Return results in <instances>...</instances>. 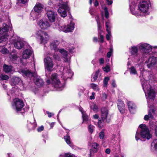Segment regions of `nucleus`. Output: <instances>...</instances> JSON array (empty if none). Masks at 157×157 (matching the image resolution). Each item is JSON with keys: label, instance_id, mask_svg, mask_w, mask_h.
Masks as SVG:
<instances>
[{"label": "nucleus", "instance_id": "34", "mask_svg": "<svg viewBox=\"0 0 157 157\" xmlns=\"http://www.w3.org/2000/svg\"><path fill=\"white\" fill-rule=\"evenodd\" d=\"M82 117L83 119V123H89V122H90V120L88 118V116L86 113L83 114Z\"/></svg>", "mask_w": 157, "mask_h": 157}, {"label": "nucleus", "instance_id": "2", "mask_svg": "<svg viewBox=\"0 0 157 157\" xmlns=\"http://www.w3.org/2000/svg\"><path fill=\"white\" fill-rule=\"evenodd\" d=\"M53 2L51 1L48 2V4L51 5L53 3L59 6L57 10L58 12L62 17H65L67 16V12L70 10V8L66 2L63 0H53Z\"/></svg>", "mask_w": 157, "mask_h": 157}, {"label": "nucleus", "instance_id": "1", "mask_svg": "<svg viewBox=\"0 0 157 157\" xmlns=\"http://www.w3.org/2000/svg\"><path fill=\"white\" fill-rule=\"evenodd\" d=\"M138 0H129V6L130 11L132 14L137 17L144 15L148 11L149 3L146 1L140 2L138 6L137 12L135 11Z\"/></svg>", "mask_w": 157, "mask_h": 157}, {"label": "nucleus", "instance_id": "60", "mask_svg": "<svg viewBox=\"0 0 157 157\" xmlns=\"http://www.w3.org/2000/svg\"><path fill=\"white\" fill-rule=\"evenodd\" d=\"M99 62L100 64H101L104 63V59L102 58L100 59L99 60Z\"/></svg>", "mask_w": 157, "mask_h": 157}, {"label": "nucleus", "instance_id": "12", "mask_svg": "<svg viewBox=\"0 0 157 157\" xmlns=\"http://www.w3.org/2000/svg\"><path fill=\"white\" fill-rule=\"evenodd\" d=\"M11 105L13 109L17 112L22 113L25 112L24 109L23 108L24 105V103L19 99L16 98L13 99Z\"/></svg>", "mask_w": 157, "mask_h": 157}, {"label": "nucleus", "instance_id": "57", "mask_svg": "<svg viewBox=\"0 0 157 157\" xmlns=\"http://www.w3.org/2000/svg\"><path fill=\"white\" fill-rule=\"evenodd\" d=\"M44 127L43 126H41L40 127L38 128L37 130L38 132H40L44 130Z\"/></svg>", "mask_w": 157, "mask_h": 157}, {"label": "nucleus", "instance_id": "10", "mask_svg": "<svg viewBox=\"0 0 157 157\" xmlns=\"http://www.w3.org/2000/svg\"><path fill=\"white\" fill-rule=\"evenodd\" d=\"M35 36L40 44H45L49 39V36L47 33L39 30L35 33Z\"/></svg>", "mask_w": 157, "mask_h": 157}, {"label": "nucleus", "instance_id": "25", "mask_svg": "<svg viewBox=\"0 0 157 157\" xmlns=\"http://www.w3.org/2000/svg\"><path fill=\"white\" fill-rule=\"evenodd\" d=\"M10 82L12 85H16L21 84L22 83V81L19 77H13L11 79Z\"/></svg>", "mask_w": 157, "mask_h": 157}, {"label": "nucleus", "instance_id": "39", "mask_svg": "<svg viewBox=\"0 0 157 157\" xmlns=\"http://www.w3.org/2000/svg\"><path fill=\"white\" fill-rule=\"evenodd\" d=\"M67 49L71 53L73 52L74 49V45L73 44L71 45H68L67 48Z\"/></svg>", "mask_w": 157, "mask_h": 157}, {"label": "nucleus", "instance_id": "50", "mask_svg": "<svg viewBox=\"0 0 157 157\" xmlns=\"http://www.w3.org/2000/svg\"><path fill=\"white\" fill-rule=\"evenodd\" d=\"M130 73L134 74H136V71L134 67H131L130 69Z\"/></svg>", "mask_w": 157, "mask_h": 157}, {"label": "nucleus", "instance_id": "59", "mask_svg": "<svg viewBox=\"0 0 157 157\" xmlns=\"http://www.w3.org/2000/svg\"><path fill=\"white\" fill-rule=\"evenodd\" d=\"M106 3L108 5H111L113 3L112 0H106Z\"/></svg>", "mask_w": 157, "mask_h": 157}, {"label": "nucleus", "instance_id": "64", "mask_svg": "<svg viewBox=\"0 0 157 157\" xmlns=\"http://www.w3.org/2000/svg\"><path fill=\"white\" fill-rule=\"evenodd\" d=\"M112 85L113 87H115L116 86V84L114 80H113L112 83Z\"/></svg>", "mask_w": 157, "mask_h": 157}, {"label": "nucleus", "instance_id": "29", "mask_svg": "<svg viewBox=\"0 0 157 157\" xmlns=\"http://www.w3.org/2000/svg\"><path fill=\"white\" fill-rule=\"evenodd\" d=\"M128 105L129 110L131 113H134L136 108L135 105L131 101H129L128 102Z\"/></svg>", "mask_w": 157, "mask_h": 157}, {"label": "nucleus", "instance_id": "4", "mask_svg": "<svg viewBox=\"0 0 157 157\" xmlns=\"http://www.w3.org/2000/svg\"><path fill=\"white\" fill-rule=\"evenodd\" d=\"M139 127L141 128L140 132H136L135 136L136 139L137 141L140 139V137L144 139V140H149L151 138L152 135L148 127L145 124H140Z\"/></svg>", "mask_w": 157, "mask_h": 157}, {"label": "nucleus", "instance_id": "58", "mask_svg": "<svg viewBox=\"0 0 157 157\" xmlns=\"http://www.w3.org/2000/svg\"><path fill=\"white\" fill-rule=\"evenodd\" d=\"M46 113L48 114V117H52V116L54 115V114L51 113H50L48 111H47Z\"/></svg>", "mask_w": 157, "mask_h": 157}, {"label": "nucleus", "instance_id": "9", "mask_svg": "<svg viewBox=\"0 0 157 157\" xmlns=\"http://www.w3.org/2000/svg\"><path fill=\"white\" fill-rule=\"evenodd\" d=\"M11 25L10 23L7 25L3 23L2 27H0V43L6 41L8 38L9 35L7 32L9 29L11 30Z\"/></svg>", "mask_w": 157, "mask_h": 157}, {"label": "nucleus", "instance_id": "43", "mask_svg": "<svg viewBox=\"0 0 157 157\" xmlns=\"http://www.w3.org/2000/svg\"><path fill=\"white\" fill-rule=\"evenodd\" d=\"M91 87L94 90L96 91H98L99 90V88L98 85L94 84L91 83L90 84Z\"/></svg>", "mask_w": 157, "mask_h": 157}, {"label": "nucleus", "instance_id": "62", "mask_svg": "<svg viewBox=\"0 0 157 157\" xmlns=\"http://www.w3.org/2000/svg\"><path fill=\"white\" fill-rule=\"evenodd\" d=\"M110 150L109 148H107L105 150V152L108 154L110 153Z\"/></svg>", "mask_w": 157, "mask_h": 157}, {"label": "nucleus", "instance_id": "15", "mask_svg": "<svg viewBox=\"0 0 157 157\" xmlns=\"http://www.w3.org/2000/svg\"><path fill=\"white\" fill-rule=\"evenodd\" d=\"M73 75V73L71 71L69 67L63 68L61 77L64 80H66L68 78H71Z\"/></svg>", "mask_w": 157, "mask_h": 157}, {"label": "nucleus", "instance_id": "53", "mask_svg": "<svg viewBox=\"0 0 157 157\" xmlns=\"http://www.w3.org/2000/svg\"><path fill=\"white\" fill-rule=\"evenodd\" d=\"M107 95L105 93H103L101 96V98L102 100L105 101L107 98Z\"/></svg>", "mask_w": 157, "mask_h": 157}, {"label": "nucleus", "instance_id": "35", "mask_svg": "<svg viewBox=\"0 0 157 157\" xmlns=\"http://www.w3.org/2000/svg\"><path fill=\"white\" fill-rule=\"evenodd\" d=\"M64 139L67 144L71 147L72 146V144L71 143L70 136L68 135L65 136L64 137Z\"/></svg>", "mask_w": 157, "mask_h": 157}, {"label": "nucleus", "instance_id": "22", "mask_svg": "<svg viewBox=\"0 0 157 157\" xmlns=\"http://www.w3.org/2000/svg\"><path fill=\"white\" fill-rule=\"evenodd\" d=\"M155 115V113L154 109H151L148 111V115L145 116L144 119L145 121H147L149 118L153 119L154 118Z\"/></svg>", "mask_w": 157, "mask_h": 157}, {"label": "nucleus", "instance_id": "46", "mask_svg": "<svg viewBox=\"0 0 157 157\" xmlns=\"http://www.w3.org/2000/svg\"><path fill=\"white\" fill-rule=\"evenodd\" d=\"M90 108L95 112H97L98 111V105L96 104H94L93 106H91Z\"/></svg>", "mask_w": 157, "mask_h": 157}, {"label": "nucleus", "instance_id": "13", "mask_svg": "<svg viewBox=\"0 0 157 157\" xmlns=\"http://www.w3.org/2000/svg\"><path fill=\"white\" fill-rule=\"evenodd\" d=\"M139 49L141 50L144 54L147 55L150 52L152 48H157V46H152L149 44L145 43H141L137 45Z\"/></svg>", "mask_w": 157, "mask_h": 157}, {"label": "nucleus", "instance_id": "37", "mask_svg": "<svg viewBox=\"0 0 157 157\" xmlns=\"http://www.w3.org/2000/svg\"><path fill=\"white\" fill-rule=\"evenodd\" d=\"M96 21L97 23L98 26V31L99 34H101V25L99 21V17H98L97 18H96Z\"/></svg>", "mask_w": 157, "mask_h": 157}, {"label": "nucleus", "instance_id": "52", "mask_svg": "<svg viewBox=\"0 0 157 157\" xmlns=\"http://www.w3.org/2000/svg\"><path fill=\"white\" fill-rule=\"evenodd\" d=\"M105 136L104 132L103 131L99 133V137L100 139H103Z\"/></svg>", "mask_w": 157, "mask_h": 157}, {"label": "nucleus", "instance_id": "17", "mask_svg": "<svg viewBox=\"0 0 157 157\" xmlns=\"http://www.w3.org/2000/svg\"><path fill=\"white\" fill-rule=\"evenodd\" d=\"M13 40L14 47L17 49H21L24 45V41L21 40L20 38L17 36Z\"/></svg>", "mask_w": 157, "mask_h": 157}, {"label": "nucleus", "instance_id": "44", "mask_svg": "<svg viewBox=\"0 0 157 157\" xmlns=\"http://www.w3.org/2000/svg\"><path fill=\"white\" fill-rule=\"evenodd\" d=\"M53 57L54 59L56 61H59L61 60V58L59 55L56 53H54L53 55Z\"/></svg>", "mask_w": 157, "mask_h": 157}, {"label": "nucleus", "instance_id": "11", "mask_svg": "<svg viewBox=\"0 0 157 157\" xmlns=\"http://www.w3.org/2000/svg\"><path fill=\"white\" fill-rule=\"evenodd\" d=\"M44 66L45 70L46 76L48 78L50 77L49 75L51 72L53 70V67L54 65V63L51 58L47 57L44 59Z\"/></svg>", "mask_w": 157, "mask_h": 157}, {"label": "nucleus", "instance_id": "26", "mask_svg": "<svg viewBox=\"0 0 157 157\" xmlns=\"http://www.w3.org/2000/svg\"><path fill=\"white\" fill-rule=\"evenodd\" d=\"M41 16V14L35 11L32 10L30 13V18L34 20L37 19Z\"/></svg>", "mask_w": 157, "mask_h": 157}, {"label": "nucleus", "instance_id": "16", "mask_svg": "<svg viewBox=\"0 0 157 157\" xmlns=\"http://www.w3.org/2000/svg\"><path fill=\"white\" fill-rule=\"evenodd\" d=\"M74 23L71 21L70 24L67 26L63 25L59 27V31L66 33L72 32L74 28Z\"/></svg>", "mask_w": 157, "mask_h": 157}, {"label": "nucleus", "instance_id": "3", "mask_svg": "<svg viewBox=\"0 0 157 157\" xmlns=\"http://www.w3.org/2000/svg\"><path fill=\"white\" fill-rule=\"evenodd\" d=\"M59 44V42L57 40H56L52 41L50 45L51 49L54 50L55 52L59 51L61 54L64 62L69 63L71 57V54L63 49L58 48L57 46Z\"/></svg>", "mask_w": 157, "mask_h": 157}, {"label": "nucleus", "instance_id": "54", "mask_svg": "<svg viewBox=\"0 0 157 157\" xmlns=\"http://www.w3.org/2000/svg\"><path fill=\"white\" fill-rule=\"evenodd\" d=\"M28 0H17L18 3L25 4L27 2Z\"/></svg>", "mask_w": 157, "mask_h": 157}, {"label": "nucleus", "instance_id": "21", "mask_svg": "<svg viewBox=\"0 0 157 157\" xmlns=\"http://www.w3.org/2000/svg\"><path fill=\"white\" fill-rule=\"evenodd\" d=\"M106 31L107 32V33L106 35V38L107 40H110V37L111 36V34L110 31L111 24L109 21H107L106 22Z\"/></svg>", "mask_w": 157, "mask_h": 157}, {"label": "nucleus", "instance_id": "49", "mask_svg": "<svg viewBox=\"0 0 157 157\" xmlns=\"http://www.w3.org/2000/svg\"><path fill=\"white\" fill-rule=\"evenodd\" d=\"M90 14H91V15L93 16H96V17H95V18L96 19L97 18V17H98V15H97L96 14V13H95V12H94V11H93V10H90Z\"/></svg>", "mask_w": 157, "mask_h": 157}, {"label": "nucleus", "instance_id": "42", "mask_svg": "<svg viewBox=\"0 0 157 157\" xmlns=\"http://www.w3.org/2000/svg\"><path fill=\"white\" fill-rule=\"evenodd\" d=\"M9 78V77L7 75L1 74L0 75V80H6Z\"/></svg>", "mask_w": 157, "mask_h": 157}, {"label": "nucleus", "instance_id": "24", "mask_svg": "<svg viewBox=\"0 0 157 157\" xmlns=\"http://www.w3.org/2000/svg\"><path fill=\"white\" fill-rule=\"evenodd\" d=\"M151 150L152 152L157 154V139H154L152 142Z\"/></svg>", "mask_w": 157, "mask_h": 157}, {"label": "nucleus", "instance_id": "55", "mask_svg": "<svg viewBox=\"0 0 157 157\" xmlns=\"http://www.w3.org/2000/svg\"><path fill=\"white\" fill-rule=\"evenodd\" d=\"M104 36H103L101 34L100 35V38H99V42L102 43L104 41Z\"/></svg>", "mask_w": 157, "mask_h": 157}, {"label": "nucleus", "instance_id": "38", "mask_svg": "<svg viewBox=\"0 0 157 157\" xmlns=\"http://www.w3.org/2000/svg\"><path fill=\"white\" fill-rule=\"evenodd\" d=\"M9 57L10 58L13 59L15 60L17 58V55L16 53L14 52H11L10 55Z\"/></svg>", "mask_w": 157, "mask_h": 157}, {"label": "nucleus", "instance_id": "33", "mask_svg": "<svg viewBox=\"0 0 157 157\" xmlns=\"http://www.w3.org/2000/svg\"><path fill=\"white\" fill-rule=\"evenodd\" d=\"M102 8L104 10V12L105 13V17L106 18H108L109 17V13L108 10L107 8L105 6V5H103V4L102 2H101Z\"/></svg>", "mask_w": 157, "mask_h": 157}, {"label": "nucleus", "instance_id": "6", "mask_svg": "<svg viewBox=\"0 0 157 157\" xmlns=\"http://www.w3.org/2000/svg\"><path fill=\"white\" fill-rule=\"evenodd\" d=\"M142 85L145 92L148 104L155 99V92L154 89L149 85H147L145 82L142 83Z\"/></svg>", "mask_w": 157, "mask_h": 157}, {"label": "nucleus", "instance_id": "27", "mask_svg": "<svg viewBox=\"0 0 157 157\" xmlns=\"http://www.w3.org/2000/svg\"><path fill=\"white\" fill-rule=\"evenodd\" d=\"M44 7V6L42 4L40 3L37 2L36 4L34 7V10L40 13Z\"/></svg>", "mask_w": 157, "mask_h": 157}, {"label": "nucleus", "instance_id": "56", "mask_svg": "<svg viewBox=\"0 0 157 157\" xmlns=\"http://www.w3.org/2000/svg\"><path fill=\"white\" fill-rule=\"evenodd\" d=\"M64 157H74V156L69 153H65L64 155Z\"/></svg>", "mask_w": 157, "mask_h": 157}, {"label": "nucleus", "instance_id": "8", "mask_svg": "<svg viewBox=\"0 0 157 157\" xmlns=\"http://www.w3.org/2000/svg\"><path fill=\"white\" fill-rule=\"evenodd\" d=\"M52 81L50 79H48L46 82L47 85L51 84L55 88L59 90H62L64 87V85L61 83L59 80L57 73L52 74L51 77Z\"/></svg>", "mask_w": 157, "mask_h": 157}, {"label": "nucleus", "instance_id": "41", "mask_svg": "<svg viewBox=\"0 0 157 157\" xmlns=\"http://www.w3.org/2000/svg\"><path fill=\"white\" fill-rule=\"evenodd\" d=\"M150 125L151 128L155 129V134L157 136V122L155 125L150 124Z\"/></svg>", "mask_w": 157, "mask_h": 157}, {"label": "nucleus", "instance_id": "31", "mask_svg": "<svg viewBox=\"0 0 157 157\" xmlns=\"http://www.w3.org/2000/svg\"><path fill=\"white\" fill-rule=\"evenodd\" d=\"M3 70L6 73H8L12 71V67L11 65H8L6 64L3 65Z\"/></svg>", "mask_w": 157, "mask_h": 157}, {"label": "nucleus", "instance_id": "7", "mask_svg": "<svg viewBox=\"0 0 157 157\" xmlns=\"http://www.w3.org/2000/svg\"><path fill=\"white\" fill-rule=\"evenodd\" d=\"M101 120H100L98 122V127L101 128L105 122L109 123L111 120V116L109 114V110L107 108H102L101 110Z\"/></svg>", "mask_w": 157, "mask_h": 157}, {"label": "nucleus", "instance_id": "48", "mask_svg": "<svg viewBox=\"0 0 157 157\" xmlns=\"http://www.w3.org/2000/svg\"><path fill=\"white\" fill-rule=\"evenodd\" d=\"M113 52V48H110V51L108 52L107 54V57L109 58H110V56H111V55L112 54Z\"/></svg>", "mask_w": 157, "mask_h": 157}, {"label": "nucleus", "instance_id": "14", "mask_svg": "<svg viewBox=\"0 0 157 157\" xmlns=\"http://www.w3.org/2000/svg\"><path fill=\"white\" fill-rule=\"evenodd\" d=\"M45 9L49 21L51 22H54L57 16L56 13L54 12L52 10V9L49 6H46Z\"/></svg>", "mask_w": 157, "mask_h": 157}, {"label": "nucleus", "instance_id": "20", "mask_svg": "<svg viewBox=\"0 0 157 157\" xmlns=\"http://www.w3.org/2000/svg\"><path fill=\"white\" fill-rule=\"evenodd\" d=\"M157 61V59L155 57L152 56L149 58L146 61L147 67L150 68L154 66L156 64Z\"/></svg>", "mask_w": 157, "mask_h": 157}, {"label": "nucleus", "instance_id": "28", "mask_svg": "<svg viewBox=\"0 0 157 157\" xmlns=\"http://www.w3.org/2000/svg\"><path fill=\"white\" fill-rule=\"evenodd\" d=\"M136 46H132L130 49V52L131 55L134 57L137 56H138V48Z\"/></svg>", "mask_w": 157, "mask_h": 157}, {"label": "nucleus", "instance_id": "36", "mask_svg": "<svg viewBox=\"0 0 157 157\" xmlns=\"http://www.w3.org/2000/svg\"><path fill=\"white\" fill-rule=\"evenodd\" d=\"M27 127L29 130L34 129L36 127L37 124L36 123H31L30 122H28Z\"/></svg>", "mask_w": 157, "mask_h": 157}, {"label": "nucleus", "instance_id": "40", "mask_svg": "<svg viewBox=\"0 0 157 157\" xmlns=\"http://www.w3.org/2000/svg\"><path fill=\"white\" fill-rule=\"evenodd\" d=\"M1 52L3 54H8L9 53V51L6 48L2 47L0 48Z\"/></svg>", "mask_w": 157, "mask_h": 157}, {"label": "nucleus", "instance_id": "61", "mask_svg": "<svg viewBox=\"0 0 157 157\" xmlns=\"http://www.w3.org/2000/svg\"><path fill=\"white\" fill-rule=\"evenodd\" d=\"M79 110L81 112L82 115H83V114H84L86 113L85 112L83 111V110L82 108L80 107L79 108Z\"/></svg>", "mask_w": 157, "mask_h": 157}, {"label": "nucleus", "instance_id": "18", "mask_svg": "<svg viewBox=\"0 0 157 157\" xmlns=\"http://www.w3.org/2000/svg\"><path fill=\"white\" fill-rule=\"evenodd\" d=\"M37 25L42 29L45 30L49 27L50 25L48 22L45 19L40 20L38 21Z\"/></svg>", "mask_w": 157, "mask_h": 157}, {"label": "nucleus", "instance_id": "45", "mask_svg": "<svg viewBox=\"0 0 157 157\" xmlns=\"http://www.w3.org/2000/svg\"><path fill=\"white\" fill-rule=\"evenodd\" d=\"M109 80V78L108 77H105L103 80V84L104 86H106L108 84V82Z\"/></svg>", "mask_w": 157, "mask_h": 157}, {"label": "nucleus", "instance_id": "23", "mask_svg": "<svg viewBox=\"0 0 157 157\" xmlns=\"http://www.w3.org/2000/svg\"><path fill=\"white\" fill-rule=\"evenodd\" d=\"M33 51L31 49H26L23 52L22 58L25 59H27L30 57L32 55ZM26 61V60H25Z\"/></svg>", "mask_w": 157, "mask_h": 157}, {"label": "nucleus", "instance_id": "19", "mask_svg": "<svg viewBox=\"0 0 157 157\" xmlns=\"http://www.w3.org/2000/svg\"><path fill=\"white\" fill-rule=\"evenodd\" d=\"M99 144L95 142L92 143L91 145V147L90 150V157H92L93 155L95 153L97 152L99 149Z\"/></svg>", "mask_w": 157, "mask_h": 157}, {"label": "nucleus", "instance_id": "51", "mask_svg": "<svg viewBox=\"0 0 157 157\" xmlns=\"http://www.w3.org/2000/svg\"><path fill=\"white\" fill-rule=\"evenodd\" d=\"M103 69L104 71L108 72L110 71V67L108 66H106L105 67H103Z\"/></svg>", "mask_w": 157, "mask_h": 157}, {"label": "nucleus", "instance_id": "5", "mask_svg": "<svg viewBox=\"0 0 157 157\" xmlns=\"http://www.w3.org/2000/svg\"><path fill=\"white\" fill-rule=\"evenodd\" d=\"M21 72L24 77L32 78L35 84L39 87H41L44 84V82L40 76H38L35 72L32 73L29 70L22 69Z\"/></svg>", "mask_w": 157, "mask_h": 157}, {"label": "nucleus", "instance_id": "30", "mask_svg": "<svg viewBox=\"0 0 157 157\" xmlns=\"http://www.w3.org/2000/svg\"><path fill=\"white\" fill-rule=\"evenodd\" d=\"M117 106L120 112L123 113L124 112V106L122 101H120L117 104Z\"/></svg>", "mask_w": 157, "mask_h": 157}, {"label": "nucleus", "instance_id": "63", "mask_svg": "<svg viewBox=\"0 0 157 157\" xmlns=\"http://www.w3.org/2000/svg\"><path fill=\"white\" fill-rule=\"evenodd\" d=\"M6 157H13V156L11 153H8Z\"/></svg>", "mask_w": 157, "mask_h": 157}, {"label": "nucleus", "instance_id": "47", "mask_svg": "<svg viewBox=\"0 0 157 157\" xmlns=\"http://www.w3.org/2000/svg\"><path fill=\"white\" fill-rule=\"evenodd\" d=\"M94 127L93 125H92L91 124L88 126V129L89 132L91 133H92L94 131Z\"/></svg>", "mask_w": 157, "mask_h": 157}, {"label": "nucleus", "instance_id": "32", "mask_svg": "<svg viewBox=\"0 0 157 157\" xmlns=\"http://www.w3.org/2000/svg\"><path fill=\"white\" fill-rule=\"evenodd\" d=\"M99 72V71H97L92 74L91 78V80L92 82H95L97 80L98 77Z\"/></svg>", "mask_w": 157, "mask_h": 157}]
</instances>
